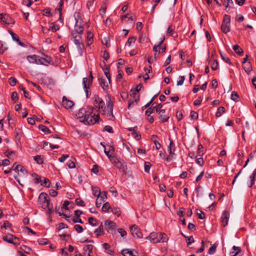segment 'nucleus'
<instances>
[{"mask_svg": "<svg viewBox=\"0 0 256 256\" xmlns=\"http://www.w3.org/2000/svg\"><path fill=\"white\" fill-rule=\"evenodd\" d=\"M94 109L92 108L90 112H86L84 108H80L76 116L80 122L90 126L94 125L96 123V116L92 112Z\"/></svg>", "mask_w": 256, "mask_h": 256, "instance_id": "1", "label": "nucleus"}, {"mask_svg": "<svg viewBox=\"0 0 256 256\" xmlns=\"http://www.w3.org/2000/svg\"><path fill=\"white\" fill-rule=\"evenodd\" d=\"M147 238L149 239L150 242L153 244L165 242L168 240L167 234L165 233L156 232L150 233Z\"/></svg>", "mask_w": 256, "mask_h": 256, "instance_id": "2", "label": "nucleus"}, {"mask_svg": "<svg viewBox=\"0 0 256 256\" xmlns=\"http://www.w3.org/2000/svg\"><path fill=\"white\" fill-rule=\"evenodd\" d=\"M97 104H98V109H100L101 112H102L103 114H104L106 110L110 113V116L111 117L109 118L110 120L114 118L112 114L113 104L110 100L108 101L106 108L105 106L104 102L101 98H98L97 100Z\"/></svg>", "mask_w": 256, "mask_h": 256, "instance_id": "3", "label": "nucleus"}, {"mask_svg": "<svg viewBox=\"0 0 256 256\" xmlns=\"http://www.w3.org/2000/svg\"><path fill=\"white\" fill-rule=\"evenodd\" d=\"M82 33H72V39L77 46L78 50L80 52L84 46L83 44L81 34Z\"/></svg>", "mask_w": 256, "mask_h": 256, "instance_id": "4", "label": "nucleus"}, {"mask_svg": "<svg viewBox=\"0 0 256 256\" xmlns=\"http://www.w3.org/2000/svg\"><path fill=\"white\" fill-rule=\"evenodd\" d=\"M2 240L8 243L12 244L16 246L20 244V240L19 238L15 236L8 234L2 236Z\"/></svg>", "mask_w": 256, "mask_h": 256, "instance_id": "5", "label": "nucleus"}, {"mask_svg": "<svg viewBox=\"0 0 256 256\" xmlns=\"http://www.w3.org/2000/svg\"><path fill=\"white\" fill-rule=\"evenodd\" d=\"M74 16L76 20L74 26L75 32H83L84 30V24L80 16V14L78 12H76L74 14Z\"/></svg>", "mask_w": 256, "mask_h": 256, "instance_id": "6", "label": "nucleus"}, {"mask_svg": "<svg viewBox=\"0 0 256 256\" xmlns=\"http://www.w3.org/2000/svg\"><path fill=\"white\" fill-rule=\"evenodd\" d=\"M93 78L94 77L92 76V72H90L89 78H83L82 84L87 98H88L90 94V92L89 94V91L88 90L90 88V86L92 84Z\"/></svg>", "mask_w": 256, "mask_h": 256, "instance_id": "7", "label": "nucleus"}, {"mask_svg": "<svg viewBox=\"0 0 256 256\" xmlns=\"http://www.w3.org/2000/svg\"><path fill=\"white\" fill-rule=\"evenodd\" d=\"M48 198V195L44 192H42L39 196L38 198L42 203V207L43 208H46L50 204Z\"/></svg>", "mask_w": 256, "mask_h": 256, "instance_id": "8", "label": "nucleus"}, {"mask_svg": "<svg viewBox=\"0 0 256 256\" xmlns=\"http://www.w3.org/2000/svg\"><path fill=\"white\" fill-rule=\"evenodd\" d=\"M106 228L108 232L114 234L115 232L116 228L117 227L116 223L110 220H106L104 222Z\"/></svg>", "mask_w": 256, "mask_h": 256, "instance_id": "9", "label": "nucleus"}, {"mask_svg": "<svg viewBox=\"0 0 256 256\" xmlns=\"http://www.w3.org/2000/svg\"><path fill=\"white\" fill-rule=\"evenodd\" d=\"M130 230L134 238H141L142 237V234L138 226L134 224L130 227Z\"/></svg>", "mask_w": 256, "mask_h": 256, "instance_id": "10", "label": "nucleus"}, {"mask_svg": "<svg viewBox=\"0 0 256 256\" xmlns=\"http://www.w3.org/2000/svg\"><path fill=\"white\" fill-rule=\"evenodd\" d=\"M0 20L2 24L6 25L14 24V20L10 16L6 14H0Z\"/></svg>", "mask_w": 256, "mask_h": 256, "instance_id": "11", "label": "nucleus"}, {"mask_svg": "<svg viewBox=\"0 0 256 256\" xmlns=\"http://www.w3.org/2000/svg\"><path fill=\"white\" fill-rule=\"evenodd\" d=\"M229 216L230 214L228 211L224 210L221 216V222L224 227L226 226L228 224L229 220Z\"/></svg>", "mask_w": 256, "mask_h": 256, "instance_id": "12", "label": "nucleus"}, {"mask_svg": "<svg viewBox=\"0 0 256 256\" xmlns=\"http://www.w3.org/2000/svg\"><path fill=\"white\" fill-rule=\"evenodd\" d=\"M62 106L66 109L70 108L72 107L74 103L72 101L68 100L66 96L62 97Z\"/></svg>", "mask_w": 256, "mask_h": 256, "instance_id": "13", "label": "nucleus"}, {"mask_svg": "<svg viewBox=\"0 0 256 256\" xmlns=\"http://www.w3.org/2000/svg\"><path fill=\"white\" fill-rule=\"evenodd\" d=\"M166 111L164 110H162L159 112L158 116L160 119V123H164L168 121L169 116L165 114Z\"/></svg>", "mask_w": 256, "mask_h": 256, "instance_id": "14", "label": "nucleus"}, {"mask_svg": "<svg viewBox=\"0 0 256 256\" xmlns=\"http://www.w3.org/2000/svg\"><path fill=\"white\" fill-rule=\"evenodd\" d=\"M170 144L168 146V150L170 155H175L174 152L176 150L175 144L172 140L170 138Z\"/></svg>", "mask_w": 256, "mask_h": 256, "instance_id": "15", "label": "nucleus"}, {"mask_svg": "<svg viewBox=\"0 0 256 256\" xmlns=\"http://www.w3.org/2000/svg\"><path fill=\"white\" fill-rule=\"evenodd\" d=\"M12 168H13V170L17 172H22L23 174L27 173V171L24 168V166H22V165H20V164H16V162H15L13 164Z\"/></svg>", "mask_w": 256, "mask_h": 256, "instance_id": "16", "label": "nucleus"}, {"mask_svg": "<svg viewBox=\"0 0 256 256\" xmlns=\"http://www.w3.org/2000/svg\"><path fill=\"white\" fill-rule=\"evenodd\" d=\"M122 254L124 256H138L136 251L128 249L122 250Z\"/></svg>", "mask_w": 256, "mask_h": 256, "instance_id": "17", "label": "nucleus"}, {"mask_svg": "<svg viewBox=\"0 0 256 256\" xmlns=\"http://www.w3.org/2000/svg\"><path fill=\"white\" fill-rule=\"evenodd\" d=\"M220 1L227 11L234 5L232 0H220Z\"/></svg>", "mask_w": 256, "mask_h": 256, "instance_id": "18", "label": "nucleus"}, {"mask_svg": "<svg viewBox=\"0 0 256 256\" xmlns=\"http://www.w3.org/2000/svg\"><path fill=\"white\" fill-rule=\"evenodd\" d=\"M10 34L12 36V40L16 42L20 46L22 47L26 46V44L20 41V37L16 34V33H10Z\"/></svg>", "mask_w": 256, "mask_h": 256, "instance_id": "19", "label": "nucleus"}, {"mask_svg": "<svg viewBox=\"0 0 256 256\" xmlns=\"http://www.w3.org/2000/svg\"><path fill=\"white\" fill-rule=\"evenodd\" d=\"M97 192H98V194H97V200L98 198H100L102 202H104L107 198L106 192H101L100 190H98V189Z\"/></svg>", "mask_w": 256, "mask_h": 256, "instance_id": "20", "label": "nucleus"}, {"mask_svg": "<svg viewBox=\"0 0 256 256\" xmlns=\"http://www.w3.org/2000/svg\"><path fill=\"white\" fill-rule=\"evenodd\" d=\"M102 246L106 252L111 255L114 254V251L110 248V245L108 243H104L102 244Z\"/></svg>", "mask_w": 256, "mask_h": 256, "instance_id": "21", "label": "nucleus"}, {"mask_svg": "<svg viewBox=\"0 0 256 256\" xmlns=\"http://www.w3.org/2000/svg\"><path fill=\"white\" fill-rule=\"evenodd\" d=\"M95 0H88L87 2V6L90 11L94 12L95 10L96 4H94Z\"/></svg>", "mask_w": 256, "mask_h": 256, "instance_id": "22", "label": "nucleus"}, {"mask_svg": "<svg viewBox=\"0 0 256 256\" xmlns=\"http://www.w3.org/2000/svg\"><path fill=\"white\" fill-rule=\"evenodd\" d=\"M232 48L234 50L235 52H236L240 56H242L244 53L242 49L238 44L233 46Z\"/></svg>", "mask_w": 256, "mask_h": 256, "instance_id": "23", "label": "nucleus"}, {"mask_svg": "<svg viewBox=\"0 0 256 256\" xmlns=\"http://www.w3.org/2000/svg\"><path fill=\"white\" fill-rule=\"evenodd\" d=\"M243 68L247 74H250L252 70V66L250 62L243 64Z\"/></svg>", "mask_w": 256, "mask_h": 256, "instance_id": "24", "label": "nucleus"}, {"mask_svg": "<svg viewBox=\"0 0 256 256\" xmlns=\"http://www.w3.org/2000/svg\"><path fill=\"white\" fill-rule=\"evenodd\" d=\"M100 144L102 146L103 148H104V152L105 154L108 156V157L110 158L111 156V154H110V153H112L114 152V148L112 146H110L109 150H106V148L104 144H102L101 142Z\"/></svg>", "mask_w": 256, "mask_h": 256, "instance_id": "25", "label": "nucleus"}, {"mask_svg": "<svg viewBox=\"0 0 256 256\" xmlns=\"http://www.w3.org/2000/svg\"><path fill=\"white\" fill-rule=\"evenodd\" d=\"M20 249L22 250V251L24 252V253L27 254H31L32 250L31 248L30 247L22 245L20 246Z\"/></svg>", "mask_w": 256, "mask_h": 256, "instance_id": "26", "label": "nucleus"}, {"mask_svg": "<svg viewBox=\"0 0 256 256\" xmlns=\"http://www.w3.org/2000/svg\"><path fill=\"white\" fill-rule=\"evenodd\" d=\"M98 81L100 86L104 90H105L106 88H108V84L107 82L105 80L104 78H98Z\"/></svg>", "mask_w": 256, "mask_h": 256, "instance_id": "27", "label": "nucleus"}, {"mask_svg": "<svg viewBox=\"0 0 256 256\" xmlns=\"http://www.w3.org/2000/svg\"><path fill=\"white\" fill-rule=\"evenodd\" d=\"M38 58V56L34 54L32 56H28L26 57L30 63H35L36 60Z\"/></svg>", "mask_w": 256, "mask_h": 256, "instance_id": "28", "label": "nucleus"}, {"mask_svg": "<svg viewBox=\"0 0 256 256\" xmlns=\"http://www.w3.org/2000/svg\"><path fill=\"white\" fill-rule=\"evenodd\" d=\"M226 112V109L224 106H220L218 108V110L216 112V116L218 118L222 114Z\"/></svg>", "mask_w": 256, "mask_h": 256, "instance_id": "29", "label": "nucleus"}, {"mask_svg": "<svg viewBox=\"0 0 256 256\" xmlns=\"http://www.w3.org/2000/svg\"><path fill=\"white\" fill-rule=\"evenodd\" d=\"M164 40L165 38L164 36H162L160 38V40L158 44L157 45H154V46L153 47V50L154 52H157L158 51V48H159L162 46V44L164 41Z\"/></svg>", "mask_w": 256, "mask_h": 256, "instance_id": "30", "label": "nucleus"}, {"mask_svg": "<svg viewBox=\"0 0 256 256\" xmlns=\"http://www.w3.org/2000/svg\"><path fill=\"white\" fill-rule=\"evenodd\" d=\"M256 176V169H255L252 174L250 176V184L249 186L250 188L252 187L254 184V178Z\"/></svg>", "mask_w": 256, "mask_h": 256, "instance_id": "31", "label": "nucleus"}, {"mask_svg": "<svg viewBox=\"0 0 256 256\" xmlns=\"http://www.w3.org/2000/svg\"><path fill=\"white\" fill-rule=\"evenodd\" d=\"M34 159L38 164H42L44 162L43 158L40 155H36L34 156Z\"/></svg>", "mask_w": 256, "mask_h": 256, "instance_id": "32", "label": "nucleus"}, {"mask_svg": "<svg viewBox=\"0 0 256 256\" xmlns=\"http://www.w3.org/2000/svg\"><path fill=\"white\" fill-rule=\"evenodd\" d=\"M221 29L222 32H228L230 30V24L222 22Z\"/></svg>", "mask_w": 256, "mask_h": 256, "instance_id": "33", "label": "nucleus"}, {"mask_svg": "<svg viewBox=\"0 0 256 256\" xmlns=\"http://www.w3.org/2000/svg\"><path fill=\"white\" fill-rule=\"evenodd\" d=\"M110 39L109 36L107 37L104 38L102 40V43L105 45L106 47H109L110 46Z\"/></svg>", "mask_w": 256, "mask_h": 256, "instance_id": "34", "label": "nucleus"}, {"mask_svg": "<svg viewBox=\"0 0 256 256\" xmlns=\"http://www.w3.org/2000/svg\"><path fill=\"white\" fill-rule=\"evenodd\" d=\"M38 128L45 133L50 134L51 132L50 130L46 126L42 124H40Z\"/></svg>", "mask_w": 256, "mask_h": 256, "instance_id": "35", "label": "nucleus"}, {"mask_svg": "<svg viewBox=\"0 0 256 256\" xmlns=\"http://www.w3.org/2000/svg\"><path fill=\"white\" fill-rule=\"evenodd\" d=\"M110 208V204L108 202H105L102 206V210L104 212H108Z\"/></svg>", "mask_w": 256, "mask_h": 256, "instance_id": "36", "label": "nucleus"}, {"mask_svg": "<svg viewBox=\"0 0 256 256\" xmlns=\"http://www.w3.org/2000/svg\"><path fill=\"white\" fill-rule=\"evenodd\" d=\"M142 87V84H139L136 86L135 90L132 92V94L134 96V98H135L136 96V92H138L141 90Z\"/></svg>", "mask_w": 256, "mask_h": 256, "instance_id": "37", "label": "nucleus"}, {"mask_svg": "<svg viewBox=\"0 0 256 256\" xmlns=\"http://www.w3.org/2000/svg\"><path fill=\"white\" fill-rule=\"evenodd\" d=\"M104 234L103 226L101 224L97 228V236L101 235H103Z\"/></svg>", "mask_w": 256, "mask_h": 256, "instance_id": "38", "label": "nucleus"}, {"mask_svg": "<svg viewBox=\"0 0 256 256\" xmlns=\"http://www.w3.org/2000/svg\"><path fill=\"white\" fill-rule=\"evenodd\" d=\"M196 214L198 216V218L202 220L204 219L205 218L204 213L200 210H196Z\"/></svg>", "mask_w": 256, "mask_h": 256, "instance_id": "39", "label": "nucleus"}, {"mask_svg": "<svg viewBox=\"0 0 256 256\" xmlns=\"http://www.w3.org/2000/svg\"><path fill=\"white\" fill-rule=\"evenodd\" d=\"M238 98H239V96H238V94L236 92H232L230 98L234 101L238 102Z\"/></svg>", "mask_w": 256, "mask_h": 256, "instance_id": "40", "label": "nucleus"}, {"mask_svg": "<svg viewBox=\"0 0 256 256\" xmlns=\"http://www.w3.org/2000/svg\"><path fill=\"white\" fill-rule=\"evenodd\" d=\"M75 201L76 205L78 206H85L84 202L81 198H77Z\"/></svg>", "mask_w": 256, "mask_h": 256, "instance_id": "41", "label": "nucleus"}, {"mask_svg": "<svg viewBox=\"0 0 256 256\" xmlns=\"http://www.w3.org/2000/svg\"><path fill=\"white\" fill-rule=\"evenodd\" d=\"M218 62L217 60H215L213 61L211 65L212 69L214 70H216L218 69Z\"/></svg>", "mask_w": 256, "mask_h": 256, "instance_id": "42", "label": "nucleus"}, {"mask_svg": "<svg viewBox=\"0 0 256 256\" xmlns=\"http://www.w3.org/2000/svg\"><path fill=\"white\" fill-rule=\"evenodd\" d=\"M40 244L46 245L49 243V241L46 238H40L38 240Z\"/></svg>", "mask_w": 256, "mask_h": 256, "instance_id": "43", "label": "nucleus"}, {"mask_svg": "<svg viewBox=\"0 0 256 256\" xmlns=\"http://www.w3.org/2000/svg\"><path fill=\"white\" fill-rule=\"evenodd\" d=\"M8 48L4 46V44L0 40V54H3L6 50Z\"/></svg>", "mask_w": 256, "mask_h": 256, "instance_id": "44", "label": "nucleus"}, {"mask_svg": "<svg viewBox=\"0 0 256 256\" xmlns=\"http://www.w3.org/2000/svg\"><path fill=\"white\" fill-rule=\"evenodd\" d=\"M12 224L8 220L4 222L3 226H2V228H4L5 229L11 228Z\"/></svg>", "mask_w": 256, "mask_h": 256, "instance_id": "45", "label": "nucleus"}, {"mask_svg": "<svg viewBox=\"0 0 256 256\" xmlns=\"http://www.w3.org/2000/svg\"><path fill=\"white\" fill-rule=\"evenodd\" d=\"M216 248V246L214 244L212 245L208 250V254H213L215 253Z\"/></svg>", "mask_w": 256, "mask_h": 256, "instance_id": "46", "label": "nucleus"}, {"mask_svg": "<svg viewBox=\"0 0 256 256\" xmlns=\"http://www.w3.org/2000/svg\"><path fill=\"white\" fill-rule=\"evenodd\" d=\"M220 56H221V58H222L226 63L230 64H231L232 65V63L231 62V61H230V60L229 58L228 57H224V54H222L221 52H220Z\"/></svg>", "mask_w": 256, "mask_h": 256, "instance_id": "47", "label": "nucleus"}, {"mask_svg": "<svg viewBox=\"0 0 256 256\" xmlns=\"http://www.w3.org/2000/svg\"><path fill=\"white\" fill-rule=\"evenodd\" d=\"M11 98L14 102H16L18 100V94L16 92H12Z\"/></svg>", "mask_w": 256, "mask_h": 256, "instance_id": "48", "label": "nucleus"}, {"mask_svg": "<svg viewBox=\"0 0 256 256\" xmlns=\"http://www.w3.org/2000/svg\"><path fill=\"white\" fill-rule=\"evenodd\" d=\"M50 28L51 29L53 32H56L59 30L60 27L58 25L52 24V26L50 27Z\"/></svg>", "mask_w": 256, "mask_h": 256, "instance_id": "49", "label": "nucleus"}, {"mask_svg": "<svg viewBox=\"0 0 256 256\" xmlns=\"http://www.w3.org/2000/svg\"><path fill=\"white\" fill-rule=\"evenodd\" d=\"M50 182L49 180L46 178H44V182L42 184H41L42 186H45V187H48V188L50 187Z\"/></svg>", "mask_w": 256, "mask_h": 256, "instance_id": "50", "label": "nucleus"}, {"mask_svg": "<svg viewBox=\"0 0 256 256\" xmlns=\"http://www.w3.org/2000/svg\"><path fill=\"white\" fill-rule=\"evenodd\" d=\"M154 112V108L150 107L148 108V110L145 112V114L148 116H150V114L153 113Z\"/></svg>", "mask_w": 256, "mask_h": 256, "instance_id": "51", "label": "nucleus"}, {"mask_svg": "<svg viewBox=\"0 0 256 256\" xmlns=\"http://www.w3.org/2000/svg\"><path fill=\"white\" fill-rule=\"evenodd\" d=\"M151 166L152 164L150 162H146L144 164V171L146 172H149Z\"/></svg>", "mask_w": 256, "mask_h": 256, "instance_id": "52", "label": "nucleus"}, {"mask_svg": "<svg viewBox=\"0 0 256 256\" xmlns=\"http://www.w3.org/2000/svg\"><path fill=\"white\" fill-rule=\"evenodd\" d=\"M203 150L204 146L201 144H200L198 147V152L200 156H202L203 155Z\"/></svg>", "mask_w": 256, "mask_h": 256, "instance_id": "53", "label": "nucleus"}, {"mask_svg": "<svg viewBox=\"0 0 256 256\" xmlns=\"http://www.w3.org/2000/svg\"><path fill=\"white\" fill-rule=\"evenodd\" d=\"M184 208L182 207L180 208L178 210L177 212V215L179 216L180 218H182L184 216Z\"/></svg>", "mask_w": 256, "mask_h": 256, "instance_id": "54", "label": "nucleus"}, {"mask_svg": "<svg viewBox=\"0 0 256 256\" xmlns=\"http://www.w3.org/2000/svg\"><path fill=\"white\" fill-rule=\"evenodd\" d=\"M74 228L75 230L78 233H80V232H83L82 227L79 224H76L74 226Z\"/></svg>", "mask_w": 256, "mask_h": 256, "instance_id": "55", "label": "nucleus"}, {"mask_svg": "<svg viewBox=\"0 0 256 256\" xmlns=\"http://www.w3.org/2000/svg\"><path fill=\"white\" fill-rule=\"evenodd\" d=\"M93 246L92 244H88L86 246V248L84 249V254H86L87 252H92V250L93 249Z\"/></svg>", "mask_w": 256, "mask_h": 256, "instance_id": "56", "label": "nucleus"}, {"mask_svg": "<svg viewBox=\"0 0 256 256\" xmlns=\"http://www.w3.org/2000/svg\"><path fill=\"white\" fill-rule=\"evenodd\" d=\"M71 221H72L74 223H76L78 222L80 224H82L83 222L82 220L80 218V217H76L71 218Z\"/></svg>", "mask_w": 256, "mask_h": 256, "instance_id": "57", "label": "nucleus"}, {"mask_svg": "<svg viewBox=\"0 0 256 256\" xmlns=\"http://www.w3.org/2000/svg\"><path fill=\"white\" fill-rule=\"evenodd\" d=\"M16 83V80L14 77H10L9 78V84L12 86H14Z\"/></svg>", "mask_w": 256, "mask_h": 256, "instance_id": "58", "label": "nucleus"}, {"mask_svg": "<svg viewBox=\"0 0 256 256\" xmlns=\"http://www.w3.org/2000/svg\"><path fill=\"white\" fill-rule=\"evenodd\" d=\"M118 232L120 234L122 237L126 236L127 234L126 231L122 228H118Z\"/></svg>", "mask_w": 256, "mask_h": 256, "instance_id": "59", "label": "nucleus"}, {"mask_svg": "<svg viewBox=\"0 0 256 256\" xmlns=\"http://www.w3.org/2000/svg\"><path fill=\"white\" fill-rule=\"evenodd\" d=\"M44 14L46 16H51L50 10L48 8H46L42 10Z\"/></svg>", "mask_w": 256, "mask_h": 256, "instance_id": "60", "label": "nucleus"}, {"mask_svg": "<svg viewBox=\"0 0 256 256\" xmlns=\"http://www.w3.org/2000/svg\"><path fill=\"white\" fill-rule=\"evenodd\" d=\"M67 166H68L70 168H75L76 166H75V164L74 162L72 161V160H68L67 163Z\"/></svg>", "mask_w": 256, "mask_h": 256, "instance_id": "61", "label": "nucleus"}, {"mask_svg": "<svg viewBox=\"0 0 256 256\" xmlns=\"http://www.w3.org/2000/svg\"><path fill=\"white\" fill-rule=\"evenodd\" d=\"M232 249L236 251L234 254L232 255V256H236L241 251V249L240 247L236 246H233Z\"/></svg>", "mask_w": 256, "mask_h": 256, "instance_id": "62", "label": "nucleus"}, {"mask_svg": "<svg viewBox=\"0 0 256 256\" xmlns=\"http://www.w3.org/2000/svg\"><path fill=\"white\" fill-rule=\"evenodd\" d=\"M176 116L178 121H180L183 118V114L182 111H178L176 114Z\"/></svg>", "mask_w": 256, "mask_h": 256, "instance_id": "63", "label": "nucleus"}, {"mask_svg": "<svg viewBox=\"0 0 256 256\" xmlns=\"http://www.w3.org/2000/svg\"><path fill=\"white\" fill-rule=\"evenodd\" d=\"M198 113L197 112L192 111L190 112V117L192 119L196 120L198 118Z\"/></svg>", "mask_w": 256, "mask_h": 256, "instance_id": "64", "label": "nucleus"}]
</instances>
